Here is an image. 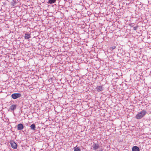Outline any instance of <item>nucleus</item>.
<instances>
[{
	"mask_svg": "<svg viewBox=\"0 0 151 151\" xmlns=\"http://www.w3.org/2000/svg\"><path fill=\"white\" fill-rule=\"evenodd\" d=\"M92 147L93 148V150H96L99 148V145L98 144L94 143L92 145Z\"/></svg>",
	"mask_w": 151,
	"mask_h": 151,
	"instance_id": "20e7f679",
	"label": "nucleus"
},
{
	"mask_svg": "<svg viewBox=\"0 0 151 151\" xmlns=\"http://www.w3.org/2000/svg\"><path fill=\"white\" fill-rule=\"evenodd\" d=\"M30 127L31 129H32V130L35 131L36 130V126L35 125V124H32L30 126Z\"/></svg>",
	"mask_w": 151,
	"mask_h": 151,
	"instance_id": "1a4fd4ad",
	"label": "nucleus"
},
{
	"mask_svg": "<svg viewBox=\"0 0 151 151\" xmlns=\"http://www.w3.org/2000/svg\"><path fill=\"white\" fill-rule=\"evenodd\" d=\"M17 108V105L12 104L10 107V109L11 111H13L15 110Z\"/></svg>",
	"mask_w": 151,
	"mask_h": 151,
	"instance_id": "6e6552de",
	"label": "nucleus"
},
{
	"mask_svg": "<svg viewBox=\"0 0 151 151\" xmlns=\"http://www.w3.org/2000/svg\"><path fill=\"white\" fill-rule=\"evenodd\" d=\"M116 48V47L115 46H113L110 47L111 50H113L114 49Z\"/></svg>",
	"mask_w": 151,
	"mask_h": 151,
	"instance_id": "ddd939ff",
	"label": "nucleus"
},
{
	"mask_svg": "<svg viewBox=\"0 0 151 151\" xmlns=\"http://www.w3.org/2000/svg\"><path fill=\"white\" fill-rule=\"evenodd\" d=\"M22 95L20 93H14L12 94L11 95V97L14 99L19 98Z\"/></svg>",
	"mask_w": 151,
	"mask_h": 151,
	"instance_id": "f03ea898",
	"label": "nucleus"
},
{
	"mask_svg": "<svg viewBox=\"0 0 151 151\" xmlns=\"http://www.w3.org/2000/svg\"><path fill=\"white\" fill-rule=\"evenodd\" d=\"M102 150H100L99 151H102Z\"/></svg>",
	"mask_w": 151,
	"mask_h": 151,
	"instance_id": "2eb2a0df",
	"label": "nucleus"
},
{
	"mask_svg": "<svg viewBox=\"0 0 151 151\" xmlns=\"http://www.w3.org/2000/svg\"><path fill=\"white\" fill-rule=\"evenodd\" d=\"M132 151H139L140 149L137 146H134L132 147Z\"/></svg>",
	"mask_w": 151,
	"mask_h": 151,
	"instance_id": "0eeeda50",
	"label": "nucleus"
},
{
	"mask_svg": "<svg viewBox=\"0 0 151 151\" xmlns=\"http://www.w3.org/2000/svg\"><path fill=\"white\" fill-rule=\"evenodd\" d=\"M10 144L11 147L14 149H16L17 148V145L16 143L13 140L10 141Z\"/></svg>",
	"mask_w": 151,
	"mask_h": 151,
	"instance_id": "7ed1b4c3",
	"label": "nucleus"
},
{
	"mask_svg": "<svg viewBox=\"0 0 151 151\" xmlns=\"http://www.w3.org/2000/svg\"><path fill=\"white\" fill-rule=\"evenodd\" d=\"M147 111L144 110H143L141 112H139L138 114L136 116V118L137 119H140L142 118L146 114Z\"/></svg>",
	"mask_w": 151,
	"mask_h": 151,
	"instance_id": "f257e3e1",
	"label": "nucleus"
},
{
	"mask_svg": "<svg viewBox=\"0 0 151 151\" xmlns=\"http://www.w3.org/2000/svg\"><path fill=\"white\" fill-rule=\"evenodd\" d=\"M56 0H49L48 3L50 4H52L55 3Z\"/></svg>",
	"mask_w": 151,
	"mask_h": 151,
	"instance_id": "9b49d317",
	"label": "nucleus"
},
{
	"mask_svg": "<svg viewBox=\"0 0 151 151\" xmlns=\"http://www.w3.org/2000/svg\"><path fill=\"white\" fill-rule=\"evenodd\" d=\"M17 130H20L23 129L24 126L22 124L20 123L17 125Z\"/></svg>",
	"mask_w": 151,
	"mask_h": 151,
	"instance_id": "39448f33",
	"label": "nucleus"
},
{
	"mask_svg": "<svg viewBox=\"0 0 151 151\" xmlns=\"http://www.w3.org/2000/svg\"><path fill=\"white\" fill-rule=\"evenodd\" d=\"M137 26H135V27H133V30H137Z\"/></svg>",
	"mask_w": 151,
	"mask_h": 151,
	"instance_id": "4468645a",
	"label": "nucleus"
},
{
	"mask_svg": "<svg viewBox=\"0 0 151 151\" xmlns=\"http://www.w3.org/2000/svg\"><path fill=\"white\" fill-rule=\"evenodd\" d=\"M74 151H81L79 147H77V146L74 148Z\"/></svg>",
	"mask_w": 151,
	"mask_h": 151,
	"instance_id": "f8f14e48",
	"label": "nucleus"
},
{
	"mask_svg": "<svg viewBox=\"0 0 151 151\" xmlns=\"http://www.w3.org/2000/svg\"><path fill=\"white\" fill-rule=\"evenodd\" d=\"M31 34H29L28 33H26L25 34V36H24V38L25 40L29 39L31 38Z\"/></svg>",
	"mask_w": 151,
	"mask_h": 151,
	"instance_id": "423d86ee",
	"label": "nucleus"
},
{
	"mask_svg": "<svg viewBox=\"0 0 151 151\" xmlns=\"http://www.w3.org/2000/svg\"><path fill=\"white\" fill-rule=\"evenodd\" d=\"M96 88L98 92L102 91L103 90V88L101 86H98Z\"/></svg>",
	"mask_w": 151,
	"mask_h": 151,
	"instance_id": "9d476101",
	"label": "nucleus"
}]
</instances>
